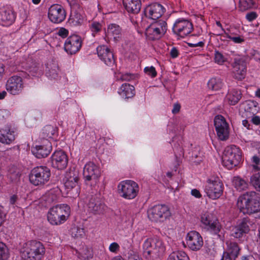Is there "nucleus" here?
I'll list each match as a JSON object with an SVG mask.
<instances>
[{
    "label": "nucleus",
    "mask_w": 260,
    "mask_h": 260,
    "mask_svg": "<svg viewBox=\"0 0 260 260\" xmlns=\"http://www.w3.org/2000/svg\"><path fill=\"white\" fill-rule=\"evenodd\" d=\"M45 253L44 246L35 240L26 243L21 250V256L24 260H41Z\"/></svg>",
    "instance_id": "nucleus-1"
},
{
    "label": "nucleus",
    "mask_w": 260,
    "mask_h": 260,
    "mask_svg": "<svg viewBox=\"0 0 260 260\" xmlns=\"http://www.w3.org/2000/svg\"><path fill=\"white\" fill-rule=\"evenodd\" d=\"M237 206L244 214L257 212L259 210V203L256 199L255 192H247L240 196L237 201Z\"/></svg>",
    "instance_id": "nucleus-2"
},
{
    "label": "nucleus",
    "mask_w": 260,
    "mask_h": 260,
    "mask_svg": "<svg viewBox=\"0 0 260 260\" xmlns=\"http://www.w3.org/2000/svg\"><path fill=\"white\" fill-rule=\"evenodd\" d=\"M70 214V208L66 204L57 205L49 209L48 221L52 225H59L65 222Z\"/></svg>",
    "instance_id": "nucleus-3"
},
{
    "label": "nucleus",
    "mask_w": 260,
    "mask_h": 260,
    "mask_svg": "<svg viewBox=\"0 0 260 260\" xmlns=\"http://www.w3.org/2000/svg\"><path fill=\"white\" fill-rule=\"evenodd\" d=\"M143 248L146 257L159 256L165 250L162 241L157 237L147 239L144 242Z\"/></svg>",
    "instance_id": "nucleus-4"
},
{
    "label": "nucleus",
    "mask_w": 260,
    "mask_h": 260,
    "mask_svg": "<svg viewBox=\"0 0 260 260\" xmlns=\"http://www.w3.org/2000/svg\"><path fill=\"white\" fill-rule=\"evenodd\" d=\"M222 163L228 169L236 166L241 160V152L235 145L227 146L222 157Z\"/></svg>",
    "instance_id": "nucleus-5"
},
{
    "label": "nucleus",
    "mask_w": 260,
    "mask_h": 260,
    "mask_svg": "<svg viewBox=\"0 0 260 260\" xmlns=\"http://www.w3.org/2000/svg\"><path fill=\"white\" fill-rule=\"evenodd\" d=\"M50 175V171L47 167H37L31 171L29 180L35 185H43L49 181Z\"/></svg>",
    "instance_id": "nucleus-6"
},
{
    "label": "nucleus",
    "mask_w": 260,
    "mask_h": 260,
    "mask_svg": "<svg viewBox=\"0 0 260 260\" xmlns=\"http://www.w3.org/2000/svg\"><path fill=\"white\" fill-rule=\"evenodd\" d=\"M167 29V26L166 21L159 20L147 27L145 30V35L148 40H157L164 35Z\"/></svg>",
    "instance_id": "nucleus-7"
},
{
    "label": "nucleus",
    "mask_w": 260,
    "mask_h": 260,
    "mask_svg": "<svg viewBox=\"0 0 260 260\" xmlns=\"http://www.w3.org/2000/svg\"><path fill=\"white\" fill-rule=\"evenodd\" d=\"M205 191L213 200L219 198L223 192V184L218 177H212L207 180Z\"/></svg>",
    "instance_id": "nucleus-8"
},
{
    "label": "nucleus",
    "mask_w": 260,
    "mask_h": 260,
    "mask_svg": "<svg viewBox=\"0 0 260 260\" xmlns=\"http://www.w3.org/2000/svg\"><path fill=\"white\" fill-rule=\"evenodd\" d=\"M170 216V210L166 205H155L148 211V218L154 222H163Z\"/></svg>",
    "instance_id": "nucleus-9"
},
{
    "label": "nucleus",
    "mask_w": 260,
    "mask_h": 260,
    "mask_svg": "<svg viewBox=\"0 0 260 260\" xmlns=\"http://www.w3.org/2000/svg\"><path fill=\"white\" fill-rule=\"evenodd\" d=\"M120 196L126 199H133L137 195L139 186L137 183L132 180L121 182L118 186Z\"/></svg>",
    "instance_id": "nucleus-10"
},
{
    "label": "nucleus",
    "mask_w": 260,
    "mask_h": 260,
    "mask_svg": "<svg viewBox=\"0 0 260 260\" xmlns=\"http://www.w3.org/2000/svg\"><path fill=\"white\" fill-rule=\"evenodd\" d=\"M107 208L105 204L98 195L91 196L87 203L88 211L93 215H102Z\"/></svg>",
    "instance_id": "nucleus-11"
},
{
    "label": "nucleus",
    "mask_w": 260,
    "mask_h": 260,
    "mask_svg": "<svg viewBox=\"0 0 260 260\" xmlns=\"http://www.w3.org/2000/svg\"><path fill=\"white\" fill-rule=\"evenodd\" d=\"M192 30V24L184 19H177L173 27L174 33L181 38H184L188 35Z\"/></svg>",
    "instance_id": "nucleus-12"
},
{
    "label": "nucleus",
    "mask_w": 260,
    "mask_h": 260,
    "mask_svg": "<svg viewBox=\"0 0 260 260\" xmlns=\"http://www.w3.org/2000/svg\"><path fill=\"white\" fill-rule=\"evenodd\" d=\"M214 125L218 138L221 141H225L229 137V128L225 118L221 115L215 116Z\"/></svg>",
    "instance_id": "nucleus-13"
},
{
    "label": "nucleus",
    "mask_w": 260,
    "mask_h": 260,
    "mask_svg": "<svg viewBox=\"0 0 260 260\" xmlns=\"http://www.w3.org/2000/svg\"><path fill=\"white\" fill-rule=\"evenodd\" d=\"M85 19L83 8L79 4H75L71 8L69 23L73 26L82 25Z\"/></svg>",
    "instance_id": "nucleus-14"
},
{
    "label": "nucleus",
    "mask_w": 260,
    "mask_h": 260,
    "mask_svg": "<svg viewBox=\"0 0 260 260\" xmlns=\"http://www.w3.org/2000/svg\"><path fill=\"white\" fill-rule=\"evenodd\" d=\"M201 219V222L208 230L215 234L219 233L221 226L211 213L209 212L203 213Z\"/></svg>",
    "instance_id": "nucleus-15"
},
{
    "label": "nucleus",
    "mask_w": 260,
    "mask_h": 260,
    "mask_svg": "<svg viewBox=\"0 0 260 260\" xmlns=\"http://www.w3.org/2000/svg\"><path fill=\"white\" fill-rule=\"evenodd\" d=\"M23 83L21 77L13 76L10 77L6 84V89L12 95H18L22 91Z\"/></svg>",
    "instance_id": "nucleus-16"
},
{
    "label": "nucleus",
    "mask_w": 260,
    "mask_h": 260,
    "mask_svg": "<svg viewBox=\"0 0 260 260\" xmlns=\"http://www.w3.org/2000/svg\"><path fill=\"white\" fill-rule=\"evenodd\" d=\"M66 17V11L60 5H53L49 9L48 17L53 23H60L65 19Z\"/></svg>",
    "instance_id": "nucleus-17"
},
{
    "label": "nucleus",
    "mask_w": 260,
    "mask_h": 260,
    "mask_svg": "<svg viewBox=\"0 0 260 260\" xmlns=\"http://www.w3.org/2000/svg\"><path fill=\"white\" fill-rule=\"evenodd\" d=\"M164 7L160 4L154 3L147 6L144 9V14L146 17L152 20L159 19L164 14Z\"/></svg>",
    "instance_id": "nucleus-18"
},
{
    "label": "nucleus",
    "mask_w": 260,
    "mask_h": 260,
    "mask_svg": "<svg viewBox=\"0 0 260 260\" xmlns=\"http://www.w3.org/2000/svg\"><path fill=\"white\" fill-rule=\"evenodd\" d=\"M52 166L58 170H62L66 168L68 162V158L66 153L62 150L55 151L51 157Z\"/></svg>",
    "instance_id": "nucleus-19"
},
{
    "label": "nucleus",
    "mask_w": 260,
    "mask_h": 260,
    "mask_svg": "<svg viewBox=\"0 0 260 260\" xmlns=\"http://www.w3.org/2000/svg\"><path fill=\"white\" fill-rule=\"evenodd\" d=\"M186 243L192 250L197 251L202 247L203 240L200 234L196 231H190L186 236Z\"/></svg>",
    "instance_id": "nucleus-20"
},
{
    "label": "nucleus",
    "mask_w": 260,
    "mask_h": 260,
    "mask_svg": "<svg viewBox=\"0 0 260 260\" xmlns=\"http://www.w3.org/2000/svg\"><path fill=\"white\" fill-rule=\"evenodd\" d=\"M81 38L77 35H73L69 37L64 44V49L71 54L78 52L82 46Z\"/></svg>",
    "instance_id": "nucleus-21"
},
{
    "label": "nucleus",
    "mask_w": 260,
    "mask_h": 260,
    "mask_svg": "<svg viewBox=\"0 0 260 260\" xmlns=\"http://www.w3.org/2000/svg\"><path fill=\"white\" fill-rule=\"evenodd\" d=\"M234 78L242 80L246 74V64L242 58H235L232 65Z\"/></svg>",
    "instance_id": "nucleus-22"
},
{
    "label": "nucleus",
    "mask_w": 260,
    "mask_h": 260,
    "mask_svg": "<svg viewBox=\"0 0 260 260\" xmlns=\"http://www.w3.org/2000/svg\"><path fill=\"white\" fill-rule=\"evenodd\" d=\"M52 149L51 143L48 139L41 140V144L31 148L32 153L38 158L47 157Z\"/></svg>",
    "instance_id": "nucleus-23"
},
{
    "label": "nucleus",
    "mask_w": 260,
    "mask_h": 260,
    "mask_svg": "<svg viewBox=\"0 0 260 260\" xmlns=\"http://www.w3.org/2000/svg\"><path fill=\"white\" fill-rule=\"evenodd\" d=\"M16 136L15 128L10 125H6L0 129V142L3 144L12 143L15 140Z\"/></svg>",
    "instance_id": "nucleus-24"
},
{
    "label": "nucleus",
    "mask_w": 260,
    "mask_h": 260,
    "mask_svg": "<svg viewBox=\"0 0 260 260\" xmlns=\"http://www.w3.org/2000/svg\"><path fill=\"white\" fill-rule=\"evenodd\" d=\"M83 174L86 181L95 180L101 174L99 167L92 162H89L85 165Z\"/></svg>",
    "instance_id": "nucleus-25"
},
{
    "label": "nucleus",
    "mask_w": 260,
    "mask_h": 260,
    "mask_svg": "<svg viewBox=\"0 0 260 260\" xmlns=\"http://www.w3.org/2000/svg\"><path fill=\"white\" fill-rule=\"evenodd\" d=\"M15 19V14L12 8L4 6L0 8V23L4 26L11 25Z\"/></svg>",
    "instance_id": "nucleus-26"
},
{
    "label": "nucleus",
    "mask_w": 260,
    "mask_h": 260,
    "mask_svg": "<svg viewBox=\"0 0 260 260\" xmlns=\"http://www.w3.org/2000/svg\"><path fill=\"white\" fill-rule=\"evenodd\" d=\"M99 57L107 65L111 66L114 64L115 60L113 53L105 45L100 46L96 48Z\"/></svg>",
    "instance_id": "nucleus-27"
},
{
    "label": "nucleus",
    "mask_w": 260,
    "mask_h": 260,
    "mask_svg": "<svg viewBox=\"0 0 260 260\" xmlns=\"http://www.w3.org/2000/svg\"><path fill=\"white\" fill-rule=\"evenodd\" d=\"M78 180V172L75 170H71L66 172L63 182L64 187L70 190L77 185Z\"/></svg>",
    "instance_id": "nucleus-28"
},
{
    "label": "nucleus",
    "mask_w": 260,
    "mask_h": 260,
    "mask_svg": "<svg viewBox=\"0 0 260 260\" xmlns=\"http://www.w3.org/2000/svg\"><path fill=\"white\" fill-rule=\"evenodd\" d=\"M123 4L125 9L129 13L137 14L141 10L140 0H123Z\"/></svg>",
    "instance_id": "nucleus-29"
},
{
    "label": "nucleus",
    "mask_w": 260,
    "mask_h": 260,
    "mask_svg": "<svg viewBox=\"0 0 260 260\" xmlns=\"http://www.w3.org/2000/svg\"><path fill=\"white\" fill-rule=\"evenodd\" d=\"M241 108L245 111V116L249 118L252 117L257 112L255 103L251 101L243 103Z\"/></svg>",
    "instance_id": "nucleus-30"
},
{
    "label": "nucleus",
    "mask_w": 260,
    "mask_h": 260,
    "mask_svg": "<svg viewBox=\"0 0 260 260\" xmlns=\"http://www.w3.org/2000/svg\"><path fill=\"white\" fill-rule=\"evenodd\" d=\"M118 92L124 99L132 98L135 95V89L133 85L124 83L121 85Z\"/></svg>",
    "instance_id": "nucleus-31"
},
{
    "label": "nucleus",
    "mask_w": 260,
    "mask_h": 260,
    "mask_svg": "<svg viewBox=\"0 0 260 260\" xmlns=\"http://www.w3.org/2000/svg\"><path fill=\"white\" fill-rule=\"evenodd\" d=\"M241 98V92L237 89H232L229 91L225 99L228 101L229 104L232 105H236Z\"/></svg>",
    "instance_id": "nucleus-32"
},
{
    "label": "nucleus",
    "mask_w": 260,
    "mask_h": 260,
    "mask_svg": "<svg viewBox=\"0 0 260 260\" xmlns=\"http://www.w3.org/2000/svg\"><path fill=\"white\" fill-rule=\"evenodd\" d=\"M46 75L50 79H56L58 77L59 69L55 61L47 63L46 65Z\"/></svg>",
    "instance_id": "nucleus-33"
},
{
    "label": "nucleus",
    "mask_w": 260,
    "mask_h": 260,
    "mask_svg": "<svg viewBox=\"0 0 260 260\" xmlns=\"http://www.w3.org/2000/svg\"><path fill=\"white\" fill-rule=\"evenodd\" d=\"M107 34L109 38H113L114 40H116L120 37L121 29L119 25L115 24H111L108 27Z\"/></svg>",
    "instance_id": "nucleus-34"
},
{
    "label": "nucleus",
    "mask_w": 260,
    "mask_h": 260,
    "mask_svg": "<svg viewBox=\"0 0 260 260\" xmlns=\"http://www.w3.org/2000/svg\"><path fill=\"white\" fill-rule=\"evenodd\" d=\"M228 245V251L224 252L223 253H228L229 256L233 258L234 260L238 256L240 252V248L239 247L237 243L235 242H226Z\"/></svg>",
    "instance_id": "nucleus-35"
},
{
    "label": "nucleus",
    "mask_w": 260,
    "mask_h": 260,
    "mask_svg": "<svg viewBox=\"0 0 260 260\" xmlns=\"http://www.w3.org/2000/svg\"><path fill=\"white\" fill-rule=\"evenodd\" d=\"M233 184L237 190L242 191L248 188V183L244 179L240 177H234L233 179Z\"/></svg>",
    "instance_id": "nucleus-36"
},
{
    "label": "nucleus",
    "mask_w": 260,
    "mask_h": 260,
    "mask_svg": "<svg viewBox=\"0 0 260 260\" xmlns=\"http://www.w3.org/2000/svg\"><path fill=\"white\" fill-rule=\"evenodd\" d=\"M223 83L219 78H212L208 83V87L213 90H218L221 88Z\"/></svg>",
    "instance_id": "nucleus-37"
},
{
    "label": "nucleus",
    "mask_w": 260,
    "mask_h": 260,
    "mask_svg": "<svg viewBox=\"0 0 260 260\" xmlns=\"http://www.w3.org/2000/svg\"><path fill=\"white\" fill-rule=\"evenodd\" d=\"M254 4L253 0H239V10L241 12L247 11L253 8Z\"/></svg>",
    "instance_id": "nucleus-38"
},
{
    "label": "nucleus",
    "mask_w": 260,
    "mask_h": 260,
    "mask_svg": "<svg viewBox=\"0 0 260 260\" xmlns=\"http://www.w3.org/2000/svg\"><path fill=\"white\" fill-rule=\"evenodd\" d=\"M56 132L55 128L51 125H48L45 126L42 130V140L47 139L46 138H51Z\"/></svg>",
    "instance_id": "nucleus-39"
},
{
    "label": "nucleus",
    "mask_w": 260,
    "mask_h": 260,
    "mask_svg": "<svg viewBox=\"0 0 260 260\" xmlns=\"http://www.w3.org/2000/svg\"><path fill=\"white\" fill-rule=\"evenodd\" d=\"M203 155L202 153L200 151L199 147H195L191 152V159L196 163L199 164L203 160Z\"/></svg>",
    "instance_id": "nucleus-40"
},
{
    "label": "nucleus",
    "mask_w": 260,
    "mask_h": 260,
    "mask_svg": "<svg viewBox=\"0 0 260 260\" xmlns=\"http://www.w3.org/2000/svg\"><path fill=\"white\" fill-rule=\"evenodd\" d=\"M188 257L184 252L175 251L171 253L167 260H187Z\"/></svg>",
    "instance_id": "nucleus-41"
},
{
    "label": "nucleus",
    "mask_w": 260,
    "mask_h": 260,
    "mask_svg": "<svg viewBox=\"0 0 260 260\" xmlns=\"http://www.w3.org/2000/svg\"><path fill=\"white\" fill-rule=\"evenodd\" d=\"M46 201L47 205H50L53 202L57 200L58 197L53 190H50L43 197Z\"/></svg>",
    "instance_id": "nucleus-42"
},
{
    "label": "nucleus",
    "mask_w": 260,
    "mask_h": 260,
    "mask_svg": "<svg viewBox=\"0 0 260 260\" xmlns=\"http://www.w3.org/2000/svg\"><path fill=\"white\" fill-rule=\"evenodd\" d=\"M251 224L250 219L247 218H244L238 225V226L242 230L244 233H247L249 231V225Z\"/></svg>",
    "instance_id": "nucleus-43"
},
{
    "label": "nucleus",
    "mask_w": 260,
    "mask_h": 260,
    "mask_svg": "<svg viewBox=\"0 0 260 260\" xmlns=\"http://www.w3.org/2000/svg\"><path fill=\"white\" fill-rule=\"evenodd\" d=\"M9 257L8 250L6 245L0 242V260H7Z\"/></svg>",
    "instance_id": "nucleus-44"
},
{
    "label": "nucleus",
    "mask_w": 260,
    "mask_h": 260,
    "mask_svg": "<svg viewBox=\"0 0 260 260\" xmlns=\"http://www.w3.org/2000/svg\"><path fill=\"white\" fill-rule=\"evenodd\" d=\"M250 182L255 188L260 191V174L259 173L251 176Z\"/></svg>",
    "instance_id": "nucleus-45"
},
{
    "label": "nucleus",
    "mask_w": 260,
    "mask_h": 260,
    "mask_svg": "<svg viewBox=\"0 0 260 260\" xmlns=\"http://www.w3.org/2000/svg\"><path fill=\"white\" fill-rule=\"evenodd\" d=\"M80 254L82 258L88 259L92 257V252L90 249L87 247H83L80 252Z\"/></svg>",
    "instance_id": "nucleus-46"
},
{
    "label": "nucleus",
    "mask_w": 260,
    "mask_h": 260,
    "mask_svg": "<svg viewBox=\"0 0 260 260\" xmlns=\"http://www.w3.org/2000/svg\"><path fill=\"white\" fill-rule=\"evenodd\" d=\"M85 234L84 229L79 227H74L72 229V235L73 237H82Z\"/></svg>",
    "instance_id": "nucleus-47"
},
{
    "label": "nucleus",
    "mask_w": 260,
    "mask_h": 260,
    "mask_svg": "<svg viewBox=\"0 0 260 260\" xmlns=\"http://www.w3.org/2000/svg\"><path fill=\"white\" fill-rule=\"evenodd\" d=\"M40 66L39 64L35 63L29 68V72L32 76H36L40 74Z\"/></svg>",
    "instance_id": "nucleus-48"
},
{
    "label": "nucleus",
    "mask_w": 260,
    "mask_h": 260,
    "mask_svg": "<svg viewBox=\"0 0 260 260\" xmlns=\"http://www.w3.org/2000/svg\"><path fill=\"white\" fill-rule=\"evenodd\" d=\"M20 176L19 171L16 170L14 172H10L9 177L12 182L16 183L19 180Z\"/></svg>",
    "instance_id": "nucleus-49"
},
{
    "label": "nucleus",
    "mask_w": 260,
    "mask_h": 260,
    "mask_svg": "<svg viewBox=\"0 0 260 260\" xmlns=\"http://www.w3.org/2000/svg\"><path fill=\"white\" fill-rule=\"evenodd\" d=\"M214 59L216 62L218 64H222L225 61V58L219 51H216L215 52Z\"/></svg>",
    "instance_id": "nucleus-50"
},
{
    "label": "nucleus",
    "mask_w": 260,
    "mask_h": 260,
    "mask_svg": "<svg viewBox=\"0 0 260 260\" xmlns=\"http://www.w3.org/2000/svg\"><path fill=\"white\" fill-rule=\"evenodd\" d=\"M243 234H244V232L238 225L233 229L232 236L236 238H239L243 236Z\"/></svg>",
    "instance_id": "nucleus-51"
},
{
    "label": "nucleus",
    "mask_w": 260,
    "mask_h": 260,
    "mask_svg": "<svg viewBox=\"0 0 260 260\" xmlns=\"http://www.w3.org/2000/svg\"><path fill=\"white\" fill-rule=\"evenodd\" d=\"M144 72L148 75L151 76L152 78L155 77L157 75V72L154 67L151 66L150 67H146L144 69Z\"/></svg>",
    "instance_id": "nucleus-52"
},
{
    "label": "nucleus",
    "mask_w": 260,
    "mask_h": 260,
    "mask_svg": "<svg viewBox=\"0 0 260 260\" xmlns=\"http://www.w3.org/2000/svg\"><path fill=\"white\" fill-rule=\"evenodd\" d=\"M102 26L100 23L96 22H93L90 25V29L92 31V34L93 35L94 33L98 32L101 30Z\"/></svg>",
    "instance_id": "nucleus-53"
},
{
    "label": "nucleus",
    "mask_w": 260,
    "mask_h": 260,
    "mask_svg": "<svg viewBox=\"0 0 260 260\" xmlns=\"http://www.w3.org/2000/svg\"><path fill=\"white\" fill-rule=\"evenodd\" d=\"M229 39L232 40L234 43H241L244 41V39L243 37L239 36H232L230 35L229 36Z\"/></svg>",
    "instance_id": "nucleus-54"
},
{
    "label": "nucleus",
    "mask_w": 260,
    "mask_h": 260,
    "mask_svg": "<svg viewBox=\"0 0 260 260\" xmlns=\"http://www.w3.org/2000/svg\"><path fill=\"white\" fill-rule=\"evenodd\" d=\"M258 15L255 12H250L247 13L245 16L246 19L249 22H251L255 20Z\"/></svg>",
    "instance_id": "nucleus-55"
},
{
    "label": "nucleus",
    "mask_w": 260,
    "mask_h": 260,
    "mask_svg": "<svg viewBox=\"0 0 260 260\" xmlns=\"http://www.w3.org/2000/svg\"><path fill=\"white\" fill-rule=\"evenodd\" d=\"M135 76L131 74L126 73L121 76L120 79L122 81H129L134 79Z\"/></svg>",
    "instance_id": "nucleus-56"
},
{
    "label": "nucleus",
    "mask_w": 260,
    "mask_h": 260,
    "mask_svg": "<svg viewBox=\"0 0 260 260\" xmlns=\"http://www.w3.org/2000/svg\"><path fill=\"white\" fill-rule=\"evenodd\" d=\"M109 249L111 252L116 253L119 250V246L117 243L113 242L110 245Z\"/></svg>",
    "instance_id": "nucleus-57"
},
{
    "label": "nucleus",
    "mask_w": 260,
    "mask_h": 260,
    "mask_svg": "<svg viewBox=\"0 0 260 260\" xmlns=\"http://www.w3.org/2000/svg\"><path fill=\"white\" fill-rule=\"evenodd\" d=\"M252 161L253 164V166L254 169L258 170L259 168L257 165L259 164L260 162L259 158L257 156L254 155L252 157Z\"/></svg>",
    "instance_id": "nucleus-58"
},
{
    "label": "nucleus",
    "mask_w": 260,
    "mask_h": 260,
    "mask_svg": "<svg viewBox=\"0 0 260 260\" xmlns=\"http://www.w3.org/2000/svg\"><path fill=\"white\" fill-rule=\"evenodd\" d=\"M69 31L64 28H61L59 29L57 34L63 38L67 37L68 35Z\"/></svg>",
    "instance_id": "nucleus-59"
},
{
    "label": "nucleus",
    "mask_w": 260,
    "mask_h": 260,
    "mask_svg": "<svg viewBox=\"0 0 260 260\" xmlns=\"http://www.w3.org/2000/svg\"><path fill=\"white\" fill-rule=\"evenodd\" d=\"M188 45L190 47H203L204 45V43L202 41L199 42L198 43H188Z\"/></svg>",
    "instance_id": "nucleus-60"
},
{
    "label": "nucleus",
    "mask_w": 260,
    "mask_h": 260,
    "mask_svg": "<svg viewBox=\"0 0 260 260\" xmlns=\"http://www.w3.org/2000/svg\"><path fill=\"white\" fill-rule=\"evenodd\" d=\"M181 106L179 104H175L173 106V108L172 112L173 114H176L178 113L180 110Z\"/></svg>",
    "instance_id": "nucleus-61"
},
{
    "label": "nucleus",
    "mask_w": 260,
    "mask_h": 260,
    "mask_svg": "<svg viewBox=\"0 0 260 260\" xmlns=\"http://www.w3.org/2000/svg\"><path fill=\"white\" fill-rule=\"evenodd\" d=\"M18 198L17 195L13 194L10 198V204L11 205H14L17 201Z\"/></svg>",
    "instance_id": "nucleus-62"
},
{
    "label": "nucleus",
    "mask_w": 260,
    "mask_h": 260,
    "mask_svg": "<svg viewBox=\"0 0 260 260\" xmlns=\"http://www.w3.org/2000/svg\"><path fill=\"white\" fill-rule=\"evenodd\" d=\"M252 119H251V121L252 122L256 124V125H258L260 124V117L257 116H253L252 117Z\"/></svg>",
    "instance_id": "nucleus-63"
},
{
    "label": "nucleus",
    "mask_w": 260,
    "mask_h": 260,
    "mask_svg": "<svg viewBox=\"0 0 260 260\" xmlns=\"http://www.w3.org/2000/svg\"><path fill=\"white\" fill-rule=\"evenodd\" d=\"M191 193L193 196L198 198H199L201 197V194L200 191L196 189H192L191 191Z\"/></svg>",
    "instance_id": "nucleus-64"
}]
</instances>
